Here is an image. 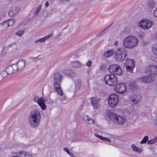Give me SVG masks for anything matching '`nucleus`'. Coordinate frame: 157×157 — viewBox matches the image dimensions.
Segmentation results:
<instances>
[{
	"mask_svg": "<svg viewBox=\"0 0 157 157\" xmlns=\"http://www.w3.org/2000/svg\"><path fill=\"white\" fill-rule=\"evenodd\" d=\"M40 120V114L37 110H32L28 117V121L31 126L33 128L37 127Z\"/></svg>",
	"mask_w": 157,
	"mask_h": 157,
	"instance_id": "nucleus-1",
	"label": "nucleus"
},
{
	"mask_svg": "<svg viewBox=\"0 0 157 157\" xmlns=\"http://www.w3.org/2000/svg\"><path fill=\"white\" fill-rule=\"evenodd\" d=\"M62 79V77L60 73L57 72L54 74L53 86L57 92L60 95H62L63 94L59 84Z\"/></svg>",
	"mask_w": 157,
	"mask_h": 157,
	"instance_id": "nucleus-2",
	"label": "nucleus"
},
{
	"mask_svg": "<svg viewBox=\"0 0 157 157\" xmlns=\"http://www.w3.org/2000/svg\"><path fill=\"white\" fill-rule=\"evenodd\" d=\"M138 43L137 38L133 36H128L123 40V45L125 48H131L136 46Z\"/></svg>",
	"mask_w": 157,
	"mask_h": 157,
	"instance_id": "nucleus-3",
	"label": "nucleus"
},
{
	"mask_svg": "<svg viewBox=\"0 0 157 157\" xmlns=\"http://www.w3.org/2000/svg\"><path fill=\"white\" fill-rule=\"evenodd\" d=\"M127 52L125 48H119L116 52L115 58L116 60L119 62L123 61L126 58Z\"/></svg>",
	"mask_w": 157,
	"mask_h": 157,
	"instance_id": "nucleus-4",
	"label": "nucleus"
},
{
	"mask_svg": "<svg viewBox=\"0 0 157 157\" xmlns=\"http://www.w3.org/2000/svg\"><path fill=\"white\" fill-rule=\"evenodd\" d=\"M104 81L106 84L113 86L117 83L118 80L116 76L113 74H108L105 76Z\"/></svg>",
	"mask_w": 157,
	"mask_h": 157,
	"instance_id": "nucleus-5",
	"label": "nucleus"
},
{
	"mask_svg": "<svg viewBox=\"0 0 157 157\" xmlns=\"http://www.w3.org/2000/svg\"><path fill=\"white\" fill-rule=\"evenodd\" d=\"M109 117L112 121L119 125H122L124 122L123 117L113 113H109Z\"/></svg>",
	"mask_w": 157,
	"mask_h": 157,
	"instance_id": "nucleus-6",
	"label": "nucleus"
},
{
	"mask_svg": "<svg viewBox=\"0 0 157 157\" xmlns=\"http://www.w3.org/2000/svg\"><path fill=\"white\" fill-rule=\"evenodd\" d=\"M109 72L112 74H115L118 75H121L122 73V70L120 66L117 64L110 65L109 67Z\"/></svg>",
	"mask_w": 157,
	"mask_h": 157,
	"instance_id": "nucleus-7",
	"label": "nucleus"
},
{
	"mask_svg": "<svg viewBox=\"0 0 157 157\" xmlns=\"http://www.w3.org/2000/svg\"><path fill=\"white\" fill-rule=\"evenodd\" d=\"M119 101L118 96L115 94L110 95L108 99V101L110 106L114 108L117 105Z\"/></svg>",
	"mask_w": 157,
	"mask_h": 157,
	"instance_id": "nucleus-8",
	"label": "nucleus"
},
{
	"mask_svg": "<svg viewBox=\"0 0 157 157\" xmlns=\"http://www.w3.org/2000/svg\"><path fill=\"white\" fill-rule=\"evenodd\" d=\"M124 65L127 71L130 73H133V69L135 67L133 60L127 58Z\"/></svg>",
	"mask_w": 157,
	"mask_h": 157,
	"instance_id": "nucleus-9",
	"label": "nucleus"
},
{
	"mask_svg": "<svg viewBox=\"0 0 157 157\" xmlns=\"http://www.w3.org/2000/svg\"><path fill=\"white\" fill-rule=\"evenodd\" d=\"M115 90L119 93L123 94L126 92L127 87L125 84L123 82L120 83L117 85L115 87Z\"/></svg>",
	"mask_w": 157,
	"mask_h": 157,
	"instance_id": "nucleus-10",
	"label": "nucleus"
},
{
	"mask_svg": "<svg viewBox=\"0 0 157 157\" xmlns=\"http://www.w3.org/2000/svg\"><path fill=\"white\" fill-rule=\"evenodd\" d=\"M139 25L140 27L143 29H147L151 27L152 25V22L147 19L142 20L139 22Z\"/></svg>",
	"mask_w": 157,
	"mask_h": 157,
	"instance_id": "nucleus-11",
	"label": "nucleus"
},
{
	"mask_svg": "<svg viewBox=\"0 0 157 157\" xmlns=\"http://www.w3.org/2000/svg\"><path fill=\"white\" fill-rule=\"evenodd\" d=\"M147 72L150 74L155 75L157 74V66L155 65H149L146 68Z\"/></svg>",
	"mask_w": 157,
	"mask_h": 157,
	"instance_id": "nucleus-12",
	"label": "nucleus"
},
{
	"mask_svg": "<svg viewBox=\"0 0 157 157\" xmlns=\"http://www.w3.org/2000/svg\"><path fill=\"white\" fill-rule=\"evenodd\" d=\"M90 101L93 108L95 109H98L100 105L99 103L100 100L95 97H92L91 98Z\"/></svg>",
	"mask_w": 157,
	"mask_h": 157,
	"instance_id": "nucleus-13",
	"label": "nucleus"
},
{
	"mask_svg": "<svg viewBox=\"0 0 157 157\" xmlns=\"http://www.w3.org/2000/svg\"><path fill=\"white\" fill-rule=\"evenodd\" d=\"M131 101L134 105L139 103L141 99V97L140 95H134L131 98Z\"/></svg>",
	"mask_w": 157,
	"mask_h": 157,
	"instance_id": "nucleus-14",
	"label": "nucleus"
},
{
	"mask_svg": "<svg viewBox=\"0 0 157 157\" xmlns=\"http://www.w3.org/2000/svg\"><path fill=\"white\" fill-rule=\"evenodd\" d=\"M37 103L42 110H44L45 109L46 106L45 105V101L42 98L38 100Z\"/></svg>",
	"mask_w": 157,
	"mask_h": 157,
	"instance_id": "nucleus-15",
	"label": "nucleus"
},
{
	"mask_svg": "<svg viewBox=\"0 0 157 157\" xmlns=\"http://www.w3.org/2000/svg\"><path fill=\"white\" fill-rule=\"evenodd\" d=\"M16 64L20 71L22 70L25 65V61L23 59L19 60Z\"/></svg>",
	"mask_w": 157,
	"mask_h": 157,
	"instance_id": "nucleus-16",
	"label": "nucleus"
},
{
	"mask_svg": "<svg viewBox=\"0 0 157 157\" xmlns=\"http://www.w3.org/2000/svg\"><path fill=\"white\" fill-rule=\"evenodd\" d=\"M155 3L153 1H149L147 4L145 8L147 9L148 10H150L155 7Z\"/></svg>",
	"mask_w": 157,
	"mask_h": 157,
	"instance_id": "nucleus-17",
	"label": "nucleus"
},
{
	"mask_svg": "<svg viewBox=\"0 0 157 157\" xmlns=\"http://www.w3.org/2000/svg\"><path fill=\"white\" fill-rule=\"evenodd\" d=\"M52 34H49L44 37L42 38L36 40L35 41L34 43H37L39 42H43L45 40L51 37L52 36Z\"/></svg>",
	"mask_w": 157,
	"mask_h": 157,
	"instance_id": "nucleus-18",
	"label": "nucleus"
},
{
	"mask_svg": "<svg viewBox=\"0 0 157 157\" xmlns=\"http://www.w3.org/2000/svg\"><path fill=\"white\" fill-rule=\"evenodd\" d=\"M114 52V51L113 50H109L105 53L104 56L106 58L111 57L113 56Z\"/></svg>",
	"mask_w": 157,
	"mask_h": 157,
	"instance_id": "nucleus-19",
	"label": "nucleus"
},
{
	"mask_svg": "<svg viewBox=\"0 0 157 157\" xmlns=\"http://www.w3.org/2000/svg\"><path fill=\"white\" fill-rule=\"evenodd\" d=\"M131 147L133 151L137 152L139 153H141V149L140 148L136 147L134 144H132Z\"/></svg>",
	"mask_w": 157,
	"mask_h": 157,
	"instance_id": "nucleus-20",
	"label": "nucleus"
},
{
	"mask_svg": "<svg viewBox=\"0 0 157 157\" xmlns=\"http://www.w3.org/2000/svg\"><path fill=\"white\" fill-rule=\"evenodd\" d=\"M66 74L70 77L73 78L75 76V74L73 71L70 69H67L66 71Z\"/></svg>",
	"mask_w": 157,
	"mask_h": 157,
	"instance_id": "nucleus-21",
	"label": "nucleus"
},
{
	"mask_svg": "<svg viewBox=\"0 0 157 157\" xmlns=\"http://www.w3.org/2000/svg\"><path fill=\"white\" fill-rule=\"evenodd\" d=\"M6 70L7 74L9 75H11L13 73V69L11 65H9L6 68Z\"/></svg>",
	"mask_w": 157,
	"mask_h": 157,
	"instance_id": "nucleus-22",
	"label": "nucleus"
},
{
	"mask_svg": "<svg viewBox=\"0 0 157 157\" xmlns=\"http://www.w3.org/2000/svg\"><path fill=\"white\" fill-rule=\"evenodd\" d=\"M71 64L72 66L74 67H78L80 66V63L78 61L72 62Z\"/></svg>",
	"mask_w": 157,
	"mask_h": 157,
	"instance_id": "nucleus-23",
	"label": "nucleus"
},
{
	"mask_svg": "<svg viewBox=\"0 0 157 157\" xmlns=\"http://www.w3.org/2000/svg\"><path fill=\"white\" fill-rule=\"evenodd\" d=\"M42 5H39L37 7H36L34 12L33 13V14L35 16L37 15V14L39 12H40V11L42 7Z\"/></svg>",
	"mask_w": 157,
	"mask_h": 157,
	"instance_id": "nucleus-24",
	"label": "nucleus"
},
{
	"mask_svg": "<svg viewBox=\"0 0 157 157\" xmlns=\"http://www.w3.org/2000/svg\"><path fill=\"white\" fill-rule=\"evenodd\" d=\"M148 75L143 76L140 77V79L144 83H148Z\"/></svg>",
	"mask_w": 157,
	"mask_h": 157,
	"instance_id": "nucleus-25",
	"label": "nucleus"
},
{
	"mask_svg": "<svg viewBox=\"0 0 157 157\" xmlns=\"http://www.w3.org/2000/svg\"><path fill=\"white\" fill-rule=\"evenodd\" d=\"M11 65L12 68H13V72L14 73L20 71L16 64H13Z\"/></svg>",
	"mask_w": 157,
	"mask_h": 157,
	"instance_id": "nucleus-26",
	"label": "nucleus"
},
{
	"mask_svg": "<svg viewBox=\"0 0 157 157\" xmlns=\"http://www.w3.org/2000/svg\"><path fill=\"white\" fill-rule=\"evenodd\" d=\"M2 27H4V29H6L9 26L8 25V21H4L2 23H1Z\"/></svg>",
	"mask_w": 157,
	"mask_h": 157,
	"instance_id": "nucleus-27",
	"label": "nucleus"
},
{
	"mask_svg": "<svg viewBox=\"0 0 157 157\" xmlns=\"http://www.w3.org/2000/svg\"><path fill=\"white\" fill-rule=\"evenodd\" d=\"M148 82L150 83L155 80V76L153 75H148Z\"/></svg>",
	"mask_w": 157,
	"mask_h": 157,
	"instance_id": "nucleus-28",
	"label": "nucleus"
},
{
	"mask_svg": "<svg viewBox=\"0 0 157 157\" xmlns=\"http://www.w3.org/2000/svg\"><path fill=\"white\" fill-rule=\"evenodd\" d=\"M152 50L154 53L157 54V43L154 44L152 47Z\"/></svg>",
	"mask_w": 157,
	"mask_h": 157,
	"instance_id": "nucleus-29",
	"label": "nucleus"
},
{
	"mask_svg": "<svg viewBox=\"0 0 157 157\" xmlns=\"http://www.w3.org/2000/svg\"><path fill=\"white\" fill-rule=\"evenodd\" d=\"M8 22V25L9 26L13 25L15 21V20L14 19H11L10 20H7Z\"/></svg>",
	"mask_w": 157,
	"mask_h": 157,
	"instance_id": "nucleus-30",
	"label": "nucleus"
},
{
	"mask_svg": "<svg viewBox=\"0 0 157 157\" xmlns=\"http://www.w3.org/2000/svg\"><path fill=\"white\" fill-rule=\"evenodd\" d=\"M156 141H157V136L154 139L148 140L147 143L148 144H152L156 142Z\"/></svg>",
	"mask_w": 157,
	"mask_h": 157,
	"instance_id": "nucleus-31",
	"label": "nucleus"
},
{
	"mask_svg": "<svg viewBox=\"0 0 157 157\" xmlns=\"http://www.w3.org/2000/svg\"><path fill=\"white\" fill-rule=\"evenodd\" d=\"M148 137L147 136H145L142 139V140L140 142V143L141 144H145L146 143L147 141Z\"/></svg>",
	"mask_w": 157,
	"mask_h": 157,
	"instance_id": "nucleus-32",
	"label": "nucleus"
},
{
	"mask_svg": "<svg viewBox=\"0 0 157 157\" xmlns=\"http://www.w3.org/2000/svg\"><path fill=\"white\" fill-rule=\"evenodd\" d=\"M24 31L23 30H21L16 33L15 34L18 36H21L24 34Z\"/></svg>",
	"mask_w": 157,
	"mask_h": 157,
	"instance_id": "nucleus-33",
	"label": "nucleus"
},
{
	"mask_svg": "<svg viewBox=\"0 0 157 157\" xmlns=\"http://www.w3.org/2000/svg\"><path fill=\"white\" fill-rule=\"evenodd\" d=\"M63 150L65 151H66L68 153V154L69 155L71 156V157H74V156L72 154H71L70 153V152L69 151V150L67 148V147L64 148H63Z\"/></svg>",
	"mask_w": 157,
	"mask_h": 157,
	"instance_id": "nucleus-34",
	"label": "nucleus"
},
{
	"mask_svg": "<svg viewBox=\"0 0 157 157\" xmlns=\"http://www.w3.org/2000/svg\"><path fill=\"white\" fill-rule=\"evenodd\" d=\"M27 153V152H21L19 153V156H17V157H25Z\"/></svg>",
	"mask_w": 157,
	"mask_h": 157,
	"instance_id": "nucleus-35",
	"label": "nucleus"
},
{
	"mask_svg": "<svg viewBox=\"0 0 157 157\" xmlns=\"http://www.w3.org/2000/svg\"><path fill=\"white\" fill-rule=\"evenodd\" d=\"M157 59V54L154 53L151 56V59L152 61H155Z\"/></svg>",
	"mask_w": 157,
	"mask_h": 157,
	"instance_id": "nucleus-36",
	"label": "nucleus"
},
{
	"mask_svg": "<svg viewBox=\"0 0 157 157\" xmlns=\"http://www.w3.org/2000/svg\"><path fill=\"white\" fill-rule=\"evenodd\" d=\"M130 89L131 90H133L136 87V85L134 83H130L129 85Z\"/></svg>",
	"mask_w": 157,
	"mask_h": 157,
	"instance_id": "nucleus-37",
	"label": "nucleus"
},
{
	"mask_svg": "<svg viewBox=\"0 0 157 157\" xmlns=\"http://www.w3.org/2000/svg\"><path fill=\"white\" fill-rule=\"evenodd\" d=\"M1 75L2 76V77L3 78L6 77L8 74H7V73L6 72V71H2L1 73Z\"/></svg>",
	"mask_w": 157,
	"mask_h": 157,
	"instance_id": "nucleus-38",
	"label": "nucleus"
},
{
	"mask_svg": "<svg viewBox=\"0 0 157 157\" xmlns=\"http://www.w3.org/2000/svg\"><path fill=\"white\" fill-rule=\"evenodd\" d=\"M83 119L85 121H88V120L89 119V117L85 115H83L82 116Z\"/></svg>",
	"mask_w": 157,
	"mask_h": 157,
	"instance_id": "nucleus-39",
	"label": "nucleus"
},
{
	"mask_svg": "<svg viewBox=\"0 0 157 157\" xmlns=\"http://www.w3.org/2000/svg\"><path fill=\"white\" fill-rule=\"evenodd\" d=\"M88 121V123L89 124H93L94 123V120L92 118H89Z\"/></svg>",
	"mask_w": 157,
	"mask_h": 157,
	"instance_id": "nucleus-40",
	"label": "nucleus"
},
{
	"mask_svg": "<svg viewBox=\"0 0 157 157\" xmlns=\"http://www.w3.org/2000/svg\"><path fill=\"white\" fill-rule=\"evenodd\" d=\"M8 15L9 16L12 17L13 16L15 15V14L13 13V11H10L8 13Z\"/></svg>",
	"mask_w": 157,
	"mask_h": 157,
	"instance_id": "nucleus-41",
	"label": "nucleus"
},
{
	"mask_svg": "<svg viewBox=\"0 0 157 157\" xmlns=\"http://www.w3.org/2000/svg\"><path fill=\"white\" fill-rule=\"evenodd\" d=\"M39 55H38L37 57H30L29 58V59L30 61H33L35 59H37L39 56Z\"/></svg>",
	"mask_w": 157,
	"mask_h": 157,
	"instance_id": "nucleus-42",
	"label": "nucleus"
},
{
	"mask_svg": "<svg viewBox=\"0 0 157 157\" xmlns=\"http://www.w3.org/2000/svg\"><path fill=\"white\" fill-rule=\"evenodd\" d=\"M91 63H92V62H91L90 60H89L88 62L86 63V64L88 67H90L91 66Z\"/></svg>",
	"mask_w": 157,
	"mask_h": 157,
	"instance_id": "nucleus-43",
	"label": "nucleus"
},
{
	"mask_svg": "<svg viewBox=\"0 0 157 157\" xmlns=\"http://www.w3.org/2000/svg\"><path fill=\"white\" fill-rule=\"evenodd\" d=\"M39 99L38 97L36 96L34 97L33 100L35 102L38 103V101Z\"/></svg>",
	"mask_w": 157,
	"mask_h": 157,
	"instance_id": "nucleus-44",
	"label": "nucleus"
},
{
	"mask_svg": "<svg viewBox=\"0 0 157 157\" xmlns=\"http://www.w3.org/2000/svg\"><path fill=\"white\" fill-rule=\"evenodd\" d=\"M153 14L155 17H157V7L155 9L153 12Z\"/></svg>",
	"mask_w": 157,
	"mask_h": 157,
	"instance_id": "nucleus-45",
	"label": "nucleus"
},
{
	"mask_svg": "<svg viewBox=\"0 0 157 157\" xmlns=\"http://www.w3.org/2000/svg\"><path fill=\"white\" fill-rule=\"evenodd\" d=\"M25 157H32L31 153L27 152Z\"/></svg>",
	"mask_w": 157,
	"mask_h": 157,
	"instance_id": "nucleus-46",
	"label": "nucleus"
},
{
	"mask_svg": "<svg viewBox=\"0 0 157 157\" xmlns=\"http://www.w3.org/2000/svg\"><path fill=\"white\" fill-rule=\"evenodd\" d=\"M104 141H107L108 142L110 143L111 142V141L109 139H108L107 138L105 137V139Z\"/></svg>",
	"mask_w": 157,
	"mask_h": 157,
	"instance_id": "nucleus-47",
	"label": "nucleus"
},
{
	"mask_svg": "<svg viewBox=\"0 0 157 157\" xmlns=\"http://www.w3.org/2000/svg\"><path fill=\"white\" fill-rule=\"evenodd\" d=\"M45 6L46 7H48L49 6V3L48 2H47L45 3Z\"/></svg>",
	"mask_w": 157,
	"mask_h": 157,
	"instance_id": "nucleus-48",
	"label": "nucleus"
},
{
	"mask_svg": "<svg viewBox=\"0 0 157 157\" xmlns=\"http://www.w3.org/2000/svg\"><path fill=\"white\" fill-rule=\"evenodd\" d=\"M95 135L97 137H98V138H100V137L101 136H100V135H98V134H95Z\"/></svg>",
	"mask_w": 157,
	"mask_h": 157,
	"instance_id": "nucleus-49",
	"label": "nucleus"
},
{
	"mask_svg": "<svg viewBox=\"0 0 157 157\" xmlns=\"http://www.w3.org/2000/svg\"><path fill=\"white\" fill-rule=\"evenodd\" d=\"M105 137H102V136H101L100 137V139L103 140H104L105 139Z\"/></svg>",
	"mask_w": 157,
	"mask_h": 157,
	"instance_id": "nucleus-50",
	"label": "nucleus"
},
{
	"mask_svg": "<svg viewBox=\"0 0 157 157\" xmlns=\"http://www.w3.org/2000/svg\"><path fill=\"white\" fill-rule=\"evenodd\" d=\"M102 32H101V33H100L98 35V36H101V35H102L103 34L102 33Z\"/></svg>",
	"mask_w": 157,
	"mask_h": 157,
	"instance_id": "nucleus-51",
	"label": "nucleus"
},
{
	"mask_svg": "<svg viewBox=\"0 0 157 157\" xmlns=\"http://www.w3.org/2000/svg\"><path fill=\"white\" fill-rule=\"evenodd\" d=\"M118 41H116L115 42V44H116V45H117V44H118Z\"/></svg>",
	"mask_w": 157,
	"mask_h": 157,
	"instance_id": "nucleus-52",
	"label": "nucleus"
},
{
	"mask_svg": "<svg viewBox=\"0 0 157 157\" xmlns=\"http://www.w3.org/2000/svg\"><path fill=\"white\" fill-rule=\"evenodd\" d=\"M109 26L107 28L105 29L103 31H103H104L106 29H107L108 28H109Z\"/></svg>",
	"mask_w": 157,
	"mask_h": 157,
	"instance_id": "nucleus-53",
	"label": "nucleus"
},
{
	"mask_svg": "<svg viewBox=\"0 0 157 157\" xmlns=\"http://www.w3.org/2000/svg\"><path fill=\"white\" fill-rule=\"evenodd\" d=\"M3 51H2V55H3V54H3Z\"/></svg>",
	"mask_w": 157,
	"mask_h": 157,
	"instance_id": "nucleus-54",
	"label": "nucleus"
}]
</instances>
